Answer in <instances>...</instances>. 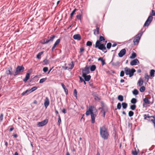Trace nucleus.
Returning <instances> with one entry per match:
<instances>
[{"instance_id": "1", "label": "nucleus", "mask_w": 155, "mask_h": 155, "mask_svg": "<svg viewBox=\"0 0 155 155\" xmlns=\"http://www.w3.org/2000/svg\"><path fill=\"white\" fill-rule=\"evenodd\" d=\"M105 40V39L102 36H100L99 39L97 41L95 44L93 45V47L95 48H98L99 50H102L104 53H106L107 52V51L106 50V48L105 45L107 41H106L105 43H102L101 42L102 41Z\"/></svg>"}, {"instance_id": "2", "label": "nucleus", "mask_w": 155, "mask_h": 155, "mask_svg": "<svg viewBox=\"0 0 155 155\" xmlns=\"http://www.w3.org/2000/svg\"><path fill=\"white\" fill-rule=\"evenodd\" d=\"M97 113V110L96 108L94 106H89V108L87 110L85 114L87 116L91 114V122L94 124L95 123V118Z\"/></svg>"}, {"instance_id": "3", "label": "nucleus", "mask_w": 155, "mask_h": 155, "mask_svg": "<svg viewBox=\"0 0 155 155\" xmlns=\"http://www.w3.org/2000/svg\"><path fill=\"white\" fill-rule=\"evenodd\" d=\"M100 133L101 137L104 140H107L109 136L107 127L105 125L101 127L100 128Z\"/></svg>"}, {"instance_id": "4", "label": "nucleus", "mask_w": 155, "mask_h": 155, "mask_svg": "<svg viewBox=\"0 0 155 155\" xmlns=\"http://www.w3.org/2000/svg\"><path fill=\"white\" fill-rule=\"evenodd\" d=\"M124 70L126 74L128 75L129 77H131L133 76L134 73L136 72V70L134 69H130L127 67L124 68Z\"/></svg>"}, {"instance_id": "5", "label": "nucleus", "mask_w": 155, "mask_h": 155, "mask_svg": "<svg viewBox=\"0 0 155 155\" xmlns=\"http://www.w3.org/2000/svg\"><path fill=\"white\" fill-rule=\"evenodd\" d=\"M143 32H141L136 35L134 37L133 42L134 45H137L139 42Z\"/></svg>"}, {"instance_id": "6", "label": "nucleus", "mask_w": 155, "mask_h": 155, "mask_svg": "<svg viewBox=\"0 0 155 155\" xmlns=\"http://www.w3.org/2000/svg\"><path fill=\"white\" fill-rule=\"evenodd\" d=\"M25 68L22 66H18L16 69V71L14 74V76L19 74L21 72H23L24 71Z\"/></svg>"}, {"instance_id": "7", "label": "nucleus", "mask_w": 155, "mask_h": 155, "mask_svg": "<svg viewBox=\"0 0 155 155\" xmlns=\"http://www.w3.org/2000/svg\"><path fill=\"white\" fill-rule=\"evenodd\" d=\"M48 122V120L46 119L41 122H38V125L39 127H42L46 125Z\"/></svg>"}, {"instance_id": "8", "label": "nucleus", "mask_w": 155, "mask_h": 155, "mask_svg": "<svg viewBox=\"0 0 155 155\" xmlns=\"http://www.w3.org/2000/svg\"><path fill=\"white\" fill-rule=\"evenodd\" d=\"M12 68L11 66H10L6 69L5 73L7 75H12Z\"/></svg>"}, {"instance_id": "9", "label": "nucleus", "mask_w": 155, "mask_h": 155, "mask_svg": "<svg viewBox=\"0 0 155 155\" xmlns=\"http://www.w3.org/2000/svg\"><path fill=\"white\" fill-rule=\"evenodd\" d=\"M90 71L89 70V68L88 67L86 66L84 70H83L82 72V75L84 76L89 73Z\"/></svg>"}, {"instance_id": "10", "label": "nucleus", "mask_w": 155, "mask_h": 155, "mask_svg": "<svg viewBox=\"0 0 155 155\" xmlns=\"http://www.w3.org/2000/svg\"><path fill=\"white\" fill-rule=\"evenodd\" d=\"M126 53V50L125 49H123L120 50L119 53L118 55L119 57H122Z\"/></svg>"}, {"instance_id": "11", "label": "nucleus", "mask_w": 155, "mask_h": 155, "mask_svg": "<svg viewBox=\"0 0 155 155\" xmlns=\"http://www.w3.org/2000/svg\"><path fill=\"white\" fill-rule=\"evenodd\" d=\"M144 103L143 104V107H145L146 104H150V101L149 100L147 97H145L143 99Z\"/></svg>"}, {"instance_id": "12", "label": "nucleus", "mask_w": 155, "mask_h": 155, "mask_svg": "<svg viewBox=\"0 0 155 155\" xmlns=\"http://www.w3.org/2000/svg\"><path fill=\"white\" fill-rule=\"evenodd\" d=\"M55 37V36L54 35H52L51 37H50L49 39L47 40H46V41H45L43 44H45L48 43L49 42L52 41H53L54 38Z\"/></svg>"}, {"instance_id": "13", "label": "nucleus", "mask_w": 155, "mask_h": 155, "mask_svg": "<svg viewBox=\"0 0 155 155\" xmlns=\"http://www.w3.org/2000/svg\"><path fill=\"white\" fill-rule=\"evenodd\" d=\"M139 61L137 59H135L132 61L130 62V64L131 65H136L137 64H139Z\"/></svg>"}, {"instance_id": "14", "label": "nucleus", "mask_w": 155, "mask_h": 155, "mask_svg": "<svg viewBox=\"0 0 155 155\" xmlns=\"http://www.w3.org/2000/svg\"><path fill=\"white\" fill-rule=\"evenodd\" d=\"M60 39H58L56 40V42H55L53 46L52 47V51H53L54 50V49L56 47L57 45H58L59 43L60 42Z\"/></svg>"}, {"instance_id": "15", "label": "nucleus", "mask_w": 155, "mask_h": 155, "mask_svg": "<svg viewBox=\"0 0 155 155\" xmlns=\"http://www.w3.org/2000/svg\"><path fill=\"white\" fill-rule=\"evenodd\" d=\"M49 104V99L48 97H46L45 100V102L44 103V105L45 106L46 108H47V107L48 106Z\"/></svg>"}, {"instance_id": "16", "label": "nucleus", "mask_w": 155, "mask_h": 155, "mask_svg": "<svg viewBox=\"0 0 155 155\" xmlns=\"http://www.w3.org/2000/svg\"><path fill=\"white\" fill-rule=\"evenodd\" d=\"M73 38L74 39L78 40H80L81 39L80 35L78 34L74 35L73 36Z\"/></svg>"}, {"instance_id": "17", "label": "nucleus", "mask_w": 155, "mask_h": 155, "mask_svg": "<svg viewBox=\"0 0 155 155\" xmlns=\"http://www.w3.org/2000/svg\"><path fill=\"white\" fill-rule=\"evenodd\" d=\"M82 76L84 78L85 80L86 81H89L91 78V76L90 75H85L84 76V75H82Z\"/></svg>"}, {"instance_id": "18", "label": "nucleus", "mask_w": 155, "mask_h": 155, "mask_svg": "<svg viewBox=\"0 0 155 155\" xmlns=\"http://www.w3.org/2000/svg\"><path fill=\"white\" fill-rule=\"evenodd\" d=\"M155 15V11L152 10V13L150 14V15L148 17L147 19H153V16Z\"/></svg>"}, {"instance_id": "19", "label": "nucleus", "mask_w": 155, "mask_h": 155, "mask_svg": "<svg viewBox=\"0 0 155 155\" xmlns=\"http://www.w3.org/2000/svg\"><path fill=\"white\" fill-rule=\"evenodd\" d=\"M30 77V74L29 73H27L25 76V77L23 80V81L24 82H26L29 79Z\"/></svg>"}, {"instance_id": "20", "label": "nucleus", "mask_w": 155, "mask_h": 155, "mask_svg": "<svg viewBox=\"0 0 155 155\" xmlns=\"http://www.w3.org/2000/svg\"><path fill=\"white\" fill-rule=\"evenodd\" d=\"M139 152V150L138 149H135L134 150L132 151V153L133 155H137Z\"/></svg>"}, {"instance_id": "21", "label": "nucleus", "mask_w": 155, "mask_h": 155, "mask_svg": "<svg viewBox=\"0 0 155 155\" xmlns=\"http://www.w3.org/2000/svg\"><path fill=\"white\" fill-rule=\"evenodd\" d=\"M152 20H147L143 26H148L151 22Z\"/></svg>"}, {"instance_id": "22", "label": "nucleus", "mask_w": 155, "mask_h": 155, "mask_svg": "<svg viewBox=\"0 0 155 155\" xmlns=\"http://www.w3.org/2000/svg\"><path fill=\"white\" fill-rule=\"evenodd\" d=\"M99 28L98 27H97L94 30V34L95 35H97L99 34Z\"/></svg>"}, {"instance_id": "23", "label": "nucleus", "mask_w": 155, "mask_h": 155, "mask_svg": "<svg viewBox=\"0 0 155 155\" xmlns=\"http://www.w3.org/2000/svg\"><path fill=\"white\" fill-rule=\"evenodd\" d=\"M74 64L73 61H72L70 64H68V68L72 69L74 67Z\"/></svg>"}, {"instance_id": "24", "label": "nucleus", "mask_w": 155, "mask_h": 155, "mask_svg": "<svg viewBox=\"0 0 155 155\" xmlns=\"http://www.w3.org/2000/svg\"><path fill=\"white\" fill-rule=\"evenodd\" d=\"M98 61H101L102 62V65H104L105 64V61L103 59V58L102 57H100L98 59Z\"/></svg>"}, {"instance_id": "25", "label": "nucleus", "mask_w": 155, "mask_h": 155, "mask_svg": "<svg viewBox=\"0 0 155 155\" xmlns=\"http://www.w3.org/2000/svg\"><path fill=\"white\" fill-rule=\"evenodd\" d=\"M143 81L141 78H140L138 82V84L139 86H141L143 84Z\"/></svg>"}, {"instance_id": "26", "label": "nucleus", "mask_w": 155, "mask_h": 155, "mask_svg": "<svg viewBox=\"0 0 155 155\" xmlns=\"http://www.w3.org/2000/svg\"><path fill=\"white\" fill-rule=\"evenodd\" d=\"M37 89V87H34L31 88V89L29 90V93H31L33 91H35Z\"/></svg>"}, {"instance_id": "27", "label": "nucleus", "mask_w": 155, "mask_h": 155, "mask_svg": "<svg viewBox=\"0 0 155 155\" xmlns=\"http://www.w3.org/2000/svg\"><path fill=\"white\" fill-rule=\"evenodd\" d=\"M96 69V66L95 65H93L91 66L90 70L91 71H93L95 70Z\"/></svg>"}, {"instance_id": "28", "label": "nucleus", "mask_w": 155, "mask_h": 155, "mask_svg": "<svg viewBox=\"0 0 155 155\" xmlns=\"http://www.w3.org/2000/svg\"><path fill=\"white\" fill-rule=\"evenodd\" d=\"M137 56L136 54L134 52H133L131 54V55L130 58L131 59H134L136 58Z\"/></svg>"}, {"instance_id": "29", "label": "nucleus", "mask_w": 155, "mask_h": 155, "mask_svg": "<svg viewBox=\"0 0 155 155\" xmlns=\"http://www.w3.org/2000/svg\"><path fill=\"white\" fill-rule=\"evenodd\" d=\"M43 51H41L37 55V58L38 59H40L41 58V56L43 54Z\"/></svg>"}, {"instance_id": "30", "label": "nucleus", "mask_w": 155, "mask_h": 155, "mask_svg": "<svg viewBox=\"0 0 155 155\" xmlns=\"http://www.w3.org/2000/svg\"><path fill=\"white\" fill-rule=\"evenodd\" d=\"M123 108L124 109H126L127 106V103L125 102H123L122 104Z\"/></svg>"}, {"instance_id": "31", "label": "nucleus", "mask_w": 155, "mask_h": 155, "mask_svg": "<svg viewBox=\"0 0 155 155\" xmlns=\"http://www.w3.org/2000/svg\"><path fill=\"white\" fill-rule=\"evenodd\" d=\"M155 72V71L153 69H152L150 71V75L151 77H153L154 76V73Z\"/></svg>"}, {"instance_id": "32", "label": "nucleus", "mask_w": 155, "mask_h": 155, "mask_svg": "<svg viewBox=\"0 0 155 155\" xmlns=\"http://www.w3.org/2000/svg\"><path fill=\"white\" fill-rule=\"evenodd\" d=\"M118 99L120 101H122L124 100L123 97L121 95H119L118 97Z\"/></svg>"}, {"instance_id": "33", "label": "nucleus", "mask_w": 155, "mask_h": 155, "mask_svg": "<svg viewBox=\"0 0 155 155\" xmlns=\"http://www.w3.org/2000/svg\"><path fill=\"white\" fill-rule=\"evenodd\" d=\"M144 78L145 80H146L147 82L149 79V76L147 73H146L145 74Z\"/></svg>"}, {"instance_id": "34", "label": "nucleus", "mask_w": 155, "mask_h": 155, "mask_svg": "<svg viewBox=\"0 0 155 155\" xmlns=\"http://www.w3.org/2000/svg\"><path fill=\"white\" fill-rule=\"evenodd\" d=\"M138 93L139 92L136 89H134L133 91V94L134 95H137L138 94Z\"/></svg>"}, {"instance_id": "35", "label": "nucleus", "mask_w": 155, "mask_h": 155, "mask_svg": "<svg viewBox=\"0 0 155 155\" xmlns=\"http://www.w3.org/2000/svg\"><path fill=\"white\" fill-rule=\"evenodd\" d=\"M136 107V106L135 104H134L131 105L130 106V108L132 110H134L135 109Z\"/></svg>"}, {"instance_id": "36", "label": "nucleus", "mask_w": 155, "mask_h": 155, "mask_svg": "<svg viewBox=\"0 0 155 155\" xmlns=\"http://www.w3.org/2000/svg\"><path fill=\"white\" fill-rule=\"evenodd\" d=\"M137 102V99L135 98H133L131 100V102L133 104H135Z\"/></svg>"}, {"instance_id": "37", "label": "nucleus", "mask_w": 155, "mask_h": 155, "mask_svg": "<svg viewBox=\"0 0 155 155\" xmlns=\"http://www.w3.org/2000/svg\"><path fill=\"white\" fill-rule=\"evenodd\" d=\"M77 10H78L77 9H74L71 13V18H72V16L74 15V14L75 12Z\"/></svg>"}, {"instance_id": "38", "label": "nucleus", "mask_w": 155, "mask_h": 155, "mask_svg": "<svg viewBox=\"0 0 155 155\" xmlns=\"http://www.w3.org/2000/svg\"><path fill=\"white\" fill-rule=\"evenodd\" d=\"M47 78H43L41 79L39 81V83H42L45 82Z\"/></svg>"}, {"instance_id": "39", "label": "nucleus", "mask_w": 155, "mask_h": 155, "mask_svg": "<svg viewBox=\"0 0 155 155\" xmlns=\"http://www.w3.org/2000/svg\"><path fill=\"white\" fill-rule=\"evenodd\" d=\"M152 117V116H150L149 114H145L144 115V119L145 120L147 118H150Z\"/></svg>"}, {"instance_id": "40", "label": "nucleus", "mask_w": 155, "mask_h": 155, "mask_svg": "<svg viewBox=\"0 0 155 155\" xmlns=\"http://www.w3.org/2000/svg\"><path fill=\"white\" fill-rule=\"evenodd\" d=\"M145 90V87H144V86L141 87L140 89V91L142 92H143Z\"/></svg>"}, {"instance_id": "41", "label": "nucleus", "mask_w": 155, "mask_h": 155, "mask_svg": "<svg viewBox=\"0 0 155 155\" xmlns=\"http://www.w3.org/2000/svg\"><path fill=\"white\" fill-rule=\"evenodd\" d=\"M134 114V113L133 111H129L128 113V115L130 117H131Z\"/></svg>"}, {"instance_id": "42", "label": "nucleus", "mask_w": 155, "mask_h": 155, "mask_svg": "<svg viewBox=\"0 0 155 155\" xmlns=\"http://www.w3.org/2000/svg\"><path fill=\"white\" fill-rule=\"evenodd\" d=\"M86 45L87 46H91L92 45V43L91 41H88L87 42Z\"/></svg>"}, {"instance_id": "43", "label": "nucleus", "mask_w": 155, "mask_h": 155, "mask_svg": "<svg viewBox=\"0 0 155 155\" xmlns=\"http://www.w3.org/2000/svg\"><path fill=\"white\" fill-rule=\"evenodd\" d=\"M74 95L76 97V98H77V92L76 89L74 90Z\"/></svg>"}, {"instance_id": "44", "label": "nucleus", "mask_w": 155, "mask_h": 155, "mask_svg": "<svg viewBox=\"0 0 155 155\" xmlns=\"http://www.w3.org/2000/svg\"><path fill=\"white\" fill-rule=\"evenodd\" d=\"M111 46V44L110 42L108 43L107 45V49H110Z\"/></svg>"}, {"instance_id": "45", "label": "nucleus", "mask_w": 155, "mask_h": 155, "mask_svg": "<svg viewBox=\"0 0 155 155\" xmlns=\"http://www.w3.org/2000/svg\"><path fill=\"white\" fill-rule=\"evenodd\" d=\"M44 62L45 64H48L49 63V61L47 59H45L43 61Z\"/></svg>"}, {"instance_id": "46", "label": "nucleus", "mask_w": 155, "mask_h": 155, "mask_svg": "<svg viewBox=\"0 0 155 155\" xmlns=\"http://www.w3.org/2000/svg\"><path fill=\"white\" fill-rule=\"evenodd\" d=\"M58 123L59 124V125L61 122V117H60V115L58 114Z\"/></svg>"}, {"instance_id": "47", "label": "nucleus", "mask_w": 155, "mask_h": 155, "mask_svg": "<svg viewBox=\"0 0 155 155\" xmlns=\"http://www.w3.org/2000/svg\"><path fill=\"white\" fill-rule=\"evenodd\" d=\"M121 104L120 103H118L117 105V108L118 109L120 110L121 108Z\"/></svg>"}, {"instance_id": "48", "label": "nucleus", "mask_w": 155, "mask_h": 155, "mask_svg": "<svg viewBox=\"0 0 155 155\" xmlns=\"http://www.w3.org/2000/svg\"><path fill=\"white\" fill-rule=\"evenodd\" d=\"M101 113L103 114L102 115V116H103V117H105V111H104V110L102 109V110H101Z\"/></svg>"}, {"instance_id": "49", "label": "nucleus", "mask_w": 155, "mask_h": 155, "mask_svg": "<svg viewBox=\"0 0 155 155\" xmlns=\"http://www.w3.org/2000/svg\"><path fill=\"white\" fill-rule=\"evenodd\" d=\"M3 116L4 115L2 113L1 114L0 116V121L1 122L3 120Z\"/></svg>"}, {"instance_id": "50", "label": "nucleus", "mask_w": 155, "mask_h": 155, "mask_svg": "<svg viewBox=\"0 0 155 155\" xmlns=\"http://www.w3.org/2000/svg\"><path fill=\"white\" fill-rule=\"evenodd\" d=\"M124 71H120V77H123L124 75Z\"/></svg>"}, {"instance_id": "51", "label": "nucleus", "mask_w": 155, "mask_h": 155, "mask_svg": "<svg viewBox=\"0 0 155 155\" xmlns=\"http://www.w3.org/2000/svg\"><path fill=\"white\" fill-rule=\"evenodd\" d=\"M81 15L80 14L78 15H77V19H81Z\"/></svg>"}, {"instance_id": "52", "label": "nucleus", "mask_w": 155, "mask_h": 155, "mask_svg": "<svg viewBox=\"0 0 155 155\" xmlns=\"http://www.w3.org/2000/svg\"><path fill=\"white\" fill-rule=\"evenodd\" d=\"M48 70V68L47 67H45L43 68V71L45 72H46Z\"/></svg>"}, {"instance_id": "53", "label": "nucleus", "mask_w": 155, "mask_h": 155, "mask_svg": "<svg viewBox=\"0 0 155 155\" xmlns=\"http://www.w3.org/2000/svg\"><path fill=\"white\" fill-rule=\"evenodd\" d=\"M29 92L28 90H26L25 91L23 92L21 94V95L22 96H23L25 95L26 93H27V92Z\"/></svg>"}, {"instance_id": "54", "label": "nucleus", "mask_w": 155, "mask_h": 155, "mask_svg": "<svg viewBox=\"0 0 155 155\" xmlns=\"http://www.w3.org/2000/svg\"><path fill=\"white\" fill-rule=\"evenodd\" d=\"M79 78H80V81H79V82L80 83H81L83 82V81H84V79L80 76L79 77Z\"/></svg>"}, {"instance_id": "55", "label": "nucleus", "mask_w": 155, "mask_h": 155, "mask_svg": "<svg viewBox=\"0 0 155 155\" xmlns=\"http://www.w3.org/2000/svg\"><path fill=\"white\" fill-rule=\"evenodd\" d=\"M84 50L83 48V47L81 48L80 49L79 52L81 53V52H83L84 51Z\"/></svg>"}, {"instance_id": "56", "label": "nucleus", "mask_w": 155, "mask_h": 155, "mask_svg": "<svg viewBox=\"0 0 155 155\" xmlns=\"http://www.w3.org/2000/svg\"><path fill=\"white\" fill-rule=\"evenodd\" d=\"M64 91L66 93V94H67L68 93V91L67 89L66 88H65V89H64Z\"/></svg>"}, {"instance_id": "57", "label": "nucleus", "mask_w": 155, "mask_h": 155, "mask_svg": "<svg viewBox=\"0 0 155 155\" xmlns=\"http://www.w3.org/2000/svg\"><path fill=\"white\" fill-rule=\"evenodd\" d=\"M62 112L63 113L65 114L66 113V109L64 108L63 109Z\"/></svg>"}, {"instance_id": "58", "label": "nucleus", "mask_w": 155, "mask_h": 155, "mask_svg": "<svg viewBox=\"0 0 155 155\" xmlns=\"http://www.w3.org/2000/svg\"><path fill=\"white\" fill-rule=\"evenodd\" d=\"M61 85L63 88V89H65V88H66V87L63 83H61Z\"/></svg>"}, {"instance_id": "59", "label": "nucleus", "mask_w": 155, "mask_h": 155, "mask_svg": "<svg viewBox=\"0 0 155 155\" xmlns=\"http://www.w3.org/2000/svg\"><path fill=\"white\" fill-rule=\"evenodd\" d=\"M124 81H125L124 79H122L120 80V82L121 83H123Z\"/></svg>"}, {"instance_id": "60", "label": "nucleus", "mask_w": 155, "mask_h": 155, "mask_svg": "<svg viewBox=\"0 0 155 155\" xmlns=\"http://www.w3.org/2000/svg\"><path fill=\"white\" fill-rule=\"evenodd\" d=\"M117 45V44L116 43H114L112 45V47H114Z\"/></svg>"}, {"instance_id": "61", "label": "nucleus", "mask_w": 155, "mask_h": 155, "mask_svg": "<svg viewBox=\"0 0 155 155\" xmlns=\"http://www.w3.org/2000/svg\"><path fill=\"white\" fill-rule=\"evenodd\" d=\"M14 129L13 127H11L10 129L9 130L10 131H11L13 130Z\"/></svg>"}, {"instance_id": "62", "label": "nucleus", "mask_w": 155, "mask_h": 155, "mask_svg": "<svg viewBox=\"0 0 155 155\" xmlns=\"http://www.w3.org/2000/svg\"><path fill=\"white\" fill-rule=\"evenodd\" d=\"M33 103L34 104H37V101L36 100H35L33 102Z\"/></svg>"}, {"instance_id": "63", "label": "nucleus", "mask_w": 155, "mask_h": 155, "mask_svg": "<svg viewBox=\"0 0 155 155\" xmlns=\"http://www.w3.org/2000/svg\"><path fill=\"white\" fill-rule=\"evenodd\" d=\"M13 136H14V137H15V138H16V137H18V135H17V134H14V135H13Z\"/></svg>"}, {"instance_id": "64", "label": "nucleus", "mask_w": 155, "mask_h": 155, "mask_svg": "<svg viewBox=\"0 0 155 155\" xmlns=\"http://www.w3.org/2000/svg\"><path fill=\"white\" fill-rule=\"evenodd\" d=\"M14 155H18V152H16L15 153Z\"/></svg>"}]
</instances>
